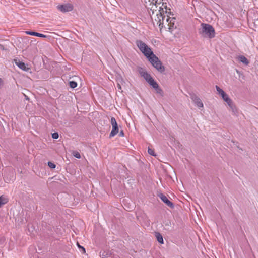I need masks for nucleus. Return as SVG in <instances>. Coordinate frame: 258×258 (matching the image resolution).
Listing matches in <instances>:
<instances>
[{"label":"nucleus","instance_id":"obj_1","mask_svg":"<svg viewBox=\"0 0 258 258\" xmlns=\"http://www.w3.org/2000/svg\"><path fill=\"white\" fill-rule=\"evenodd\" d=\"M165 11L161 15L158 16L156 15L152 16V21L154 25H158L160 30L165 29L172 32L176 26L175 25V18L173 17V14H171L170 11H168L166 7L164 8Z\"/></svg>","mask_w":258,"mask_h":258},{"label":"nucleus","instance_id":"obj_2","mask_svg":"<svg viewBox=\"0 0 258 258\" xmlns=\"http://www.w3.org/2000/svg\"><path fill=\"white\" fill-rule=\"evenodd\" d=\"M162 0H148V2H146V7L149 11V13L152 19V16L156 15H161L164 12V8L162 7L163 4H162Z\"/></svg>","mask_w":258,"mask_h":258},{"label":"nucleus","instance_id":"obj_3","mask_svg":"<svg viewBox=\"0 0 258 258\" xmlns=\"http://www.w3.org/2000/svg\"><path fill=\"white\" fill-rule=\"evenodd\" d=\"M139 72L141 76L143 77L153 88L157 90V92H159L161 91V89L159 88L157 83L145 69L140 68L139 69Z\"/></svg>","mask_w":258,"mask_h":258},{"label":"nucleus","instance_id":"obj_4","mask_svg":"<svg viewBox=\"0 0 258 258\" xmlns=\"http://www.w3.org/2000/svg\"><path fill=\"white\" fill-rule=\"evenodd\" d=\"M200 33L203 36L208 37L210 38L215 36V31L212 26L207 24H202L201 29Z\"/></svg>","mask_w":258,"mask_h":258},{"label":"nucleus","instance_id":"obj_5","mask_svg":"<svg viewBox=\"0 0 258 258\" xmlns=\"http://www.w3.org/2000/svg\"><path fill=\"white\" fill-rule=\"evenodd\" d=\"M136 44L140 50L148 59H149L153 54H154L151 48L142 41H137Z\"/></svg>","mask_w":258,"mask_h":258},{"label":"nucleus","instance_id":"obj_6","mask_svg":"<svg viewBox=\"0 0 258 258\" xmlns=\"http://www.w3.org/2000/svg\"><path fill=\"white\" fill-rule=\"evenodd\" d=\"M148 60L153 66L160 72H163L165 71L164 67L155 54H153Z\"/></svg>","mask_w":258,"mask_h":258},{"label":"nucleus","instance_id":"obj_7","mask_svg":"<svg viewBox=\"0 0 258 258\" xmlns=\"http://www.w3.org/2000/svg\"><path fill=\"white\" fill-rule=\"evenodd\" d=\"M226 103L228 109L231 112L232 114L234 115L238 116L239 114V111L233 100L230 98L226 102Z\"/></svg>","mask_w":258,"mask_h":258},{"label":"nucleus","instance_id":"obj_8","mask_svg":"<svg viewBox=\"0 0 258 258\" xmlns=\"http://www.w3.org/2000/svg\"><path fill=\"white\" fill-rule=\"evenodd\" d=\"M111 123L112 126V131L109 135V137L110 138L114 137L119 132L117 122H116L115 118L113 117H111Z\"/></svg>","mask_w":258,"mask_h":258},{"label":"nucleus","instance_id":"obj_9","mask_svg":"<svg viewBox=\"0 0 258 258\" xmlns=\"http://www.w3.org/2000/svg\"><path fill=\"white\" fill-rule=\"evenodd\" d=\"M57 9L63 13L71 11L73 9V6L70 4H65L57 6Z\"/></svg>","mask_w":258,"mask_h":258},{"label":"nucleus","instance_id":"obj_10","mask_svg":"<svg viewBox=\"0 0 258 258\" xmlns=\"http://www.w3.org/2000/svg\"><path fill=\"white\" fill-rule=\"evenodd\" d=\"M158 196L161 200L169 207L173 208L174 207L173 203L170 200H169L166 196L163 194H160Z\"/></svg>","mask_w":258,"mask_h":258},{"label":"nucleus","instance_id":"obj_11","mask_svg":"<svg viewBox=\"0 0 258 258\" xmlns=\"http://www.w3.org/2000/svg\"><path fill=\"white\" fill-rule=\"evenodd\" d=\"M191 99L195 104L197 105V107L199 108H203V103L202 102L201 100L198 96L194 95L191 97Z\"/></svg>","mask_w":258,"mask_h":258},{"label":"nucleus","instance_id":"obj_12","mask_svg":"<svg viewBox=\"0 0 258 258\" xmlns=\"http://www.w3.org/2000/svg\"><path fill=\"white\" fill-rule=\"evenodd\" d=\"M26 34H27L28 35L35 36H37V37H39L45 38L46 37L45 35H44L43 34L35 32H32V31H27V32H26Z\"/></svg>","mask_w":258,"mask_h":258},{"label":"nucleus","instance_id":"obj_13","mask_svg":"<svg viewBox=\"0 0 258 258\" xmlns=\"http://www.w3.org/2000/svg\"><path fill=\"white\" fill-rule=\"evenodd\" d=\"M16 63L20 69H21L23 70L27 71V70H28V68L24 62L18 61L16 62Z\"/></svg>","mask_w":258,"mask_h":258},{"label":"nucleus","instance_id":"obj_14","mask_svg":"<svg viewBox=\"0 0 258 258\" xmlns=\"http://www.w3.org/2000/svg\"><path fill=\"white\" fill-rule=\"evenodd\" d=\"M216 89L217 90V93L220 96L221 98L226 95V93L219 86H216Z\"/></svg>","mask_w":258,"mask_h":258},{"label":"nucleus","instance_id":"obj_15","mask_svg":"<svg viewBox=\"0 0 258 258\" xmlns=\"http://www.w3.org/2000/svg\"><path fill=\"white\" fill-rule=\"evenodd\" d=\"M238 59L244 64L247 65L249 63V61L243 55L238 56Z\"/></svg>","mask_w":258,"mask_h":258},{"label":"nucleus","instance_id":"obj_16","mask_svg":"<svg viewBox=\"0 0 258 258\" xmlns=\"http://www.w3.org/2000/svg\"><path fill=\"white\" fill-rule=\"evenodd\" d=\"M155 235L158 242L160 244H163L164 241L161 234L158 232H156L155 233Z\"/></svg>","mask_w":258,"mask_h":258},{"label":"nucleus","instance_id":"obj_17","mask_svg":"<svg viewBox=\"0 0 258 258\" xmlns=\"http://www.w3.org/2000/svg\"><path fill=\"white\" fill-rule=\"evenodd\" d=\"M116 82L117 84L123 85V84L125 83L124 81L123 80V78L121 76H118L116 79Z\"/></svg>","mask_w":258,"mask_h":258},{"label":"nucleus","instance_id":"obj_18","mask_svg":"<svg viewBox=\"0 0 258 258\" xmlns=\"http://www.w3.org/2000/svg\"><path fill=\"white\" fill-rule=\"evenodd\" d=\"M7 202V199L4 197H0V207Z\"/></svg>","mask_w":258,"mask_h":258},{"label":"nucleus","instance_id":"obj_19","mask_svg":"<svg viewBox=\"0 0 258 258\" xmlns=\"http://www.w3.org/2000/svg\"><path fill=\"white\" fill-rule=\"evenodd\" d=\"M69 84L70 87L72 88H75L77 86V83L75 81H70Z\"/></svg>","mask_w":258,"mask_h":258},{"label":"nucleus","instance_id":"obj_20","mask_svg":"<svg viewBox=\"0 0 258 258\" xmlns=\"http://www.w3.org/2000/svg\"><path fill=\"white\" fill-rule=\"evenodd\" d=\"M148 152L151 155H152L153 156H156V155L155 154L154 150L153 149H152L151 148H150V147H148Z\"/></svg>","mask_w":258,"mask_h":258},{"label":"nucleus","instance_id":"obj_21","mask_svg":"<svg viewBox=\"0 0 258 258\" xmlns=\"http://www.w3.org/2000/svg\"><path fill=\"white\" fill-rule=\"evenodd\" d=\"M73 155H74V157H75L76 158H77L78 159H80L81 158V155H80V153L77 151H74L73 153Z\"/></svg>","mask_w":258,"mask_h":258},{"label":"nucleus","instance_id":"obj_22","mask_svg":"<svg viewBox=\"0 0 258 258\" xmlns=\"http://www.w3.org/2000/svg\"><path fill=\"white\" fill-rule=\"evenodd\" d=\"M222 98L225 102V103L230 99V98L229 97L227 94H226V95L224 96L223 97H222Z\"/></svg>","mask_w":258,"mask_h":258},{"label":"nucleus","instance_id":"obj_23","mask_svg":"<svg viewBox=\"0 0 258 258\" xmlns=\"http://www.w3.org/2000/svg\"><path fill=\"white\" fill-rule=\"evenodd\" d=\"M52 137L54 139H57L59 137L58 134L57 133H54L52 135Z\"/></svg>","mask_w":258,"mask_h":258},{"label":"nucleus","instance_id":"obj_24","mask_svg":"<svg viewBox=\"0 0 258 258\" xmlns=\"http://www.w3.org/2000/svg\"><path fill=\"white\" fill-rule=\"evenodd\" d=\"M48 165L49 166V167L51 168H55V165L53 163L49 162L48 163Z\"/></svg>","mask_w":258,"mask_h":258},{"label":"nucleus","instance_id":"obj_25","mask_svg":"<svg viewBox=\"0 0 258 258\" xmlns=\"http://www.w3.org/2000/svg\"><path fill=\"white\" fill-rule=\"evenodd\" d=\"M77 245H78V247H79L80 249H81L82 250V251H83V253H85V248H84L83 247H82V246H80V245L79 244V243H77Z\"/></svg>","mask_w":258,"mask_h":258},{"label":"nucleus","instance_id":"obj_26","mask_svg":"<svg viewBox=\"0 0 258 258\" xmlns=\"http://www.w3.org/2000/svg\"><path fill=\"white\" fill-rule=\"evenodd\" d=\"M121 84H117V87L118 88V89L119 91H121L122 92V91L121 90Z\"/></svg>","mask_w":258,"mask_h":258},{"label":"nucleus","instance_id":"obj_27","mask_svg":"<svg viewBox=\"0 0 258 258\" xmlns=\"http://www.w3.org/2000/svg\"><path fill=\"white\" fill-rule=\"evenodd\" d=\"M120 136H123V131L120 132Z\"/></svg>","mask_w":258,"mask_h":258},{"label":"nucleus","instance_id":"obj_28","mask_svg":"<svg viewBox=\"0 0 258 258\" xmlns=\"http://www.w3.org/2000/svg\"><path fill=\"white\" fill-rule=\"evenodd\" d=\"M3 83V80H2V79L0 78V86Z\"/></svg>","mask_w":258,"mask_h":258},{"label":"nucleus","instance_id":"obj_29","mask_svg":"<svg viewBox=\"0 0 258 258\" xmlns=\"http://www.w3.org/2000/svg\"><path fill=\"white\" fill-rule=\"evenodd\" d=\"M128 209H129V210H132V208H130L129 207Z\"/></svg>","mask_w":258,"mask_h":258}]
</instances>
